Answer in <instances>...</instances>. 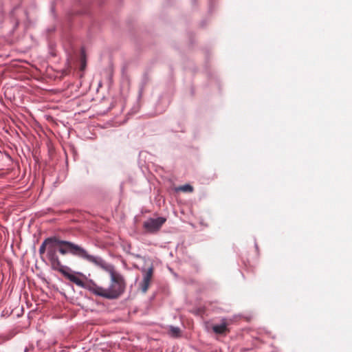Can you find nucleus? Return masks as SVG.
Wrapping results in <instances>:
<instances>
[{"mask_svg":"<svg viewBox=\"0 0 352 352\" xmlns=\"http://www.w3.org/2000/svg\"><path fill=\"white\" fill-rule=\"evenodd\" d=\"M178 190L184 192H192L194 190L193 187L190 184H185L178 188Z\"/></svg>","mask_w":352,"mask_h":352,"instance_id":"7","label":"nucleus"},{"mask_svg":"<svg viewBox=\"0 0 352 352\" xmlns=\"http://www.w3.org/2000/svg\"><path fill=\"white\" fill-rule=\"evenodd\" d=\"M168 333L172 337L178 338L180 336L181 330L179 327L170 326Z\"/></svg>","mask_w":352,"mask_h":352,"instance_id":"6","label":"nucleus"},{"mask_svg":"<svg viewBox=\"0 0 352 352\" xmlns=\"http://www.w3.org/2000/svg\"><path fill=\"white\" fill-rule=\"evenodd\" d=\"M40 255L45 254L51 267L62 273L70 281L76 285L87 289L91 292L94 281L89 280L84 282L78 276L66 272V267L63 265L58 255L71 254L74 256L83 258L92 263L90 258H98L89 254L87 251L82 247L68 241L60 239L57 236H52L45 239L41 245L38 250Z\"/></svg>","mask_w":352,"mask_h":352,"instance_id":"1","label":"nucleus"},{"mask_svg":"<svg viewBox=\"0 0 352 352\" xmlns=\"http://www.w3.org/2000/svg\"><path fill=\"white\" fill-rule=\"evenodd\" d=\"M228 320L226 318H222L220 324L212 326V330L216 334L226 335L230 332V329L228 327Z\"/></svg>","mask_w":352,"mask_h":352,"instance_id":"5","label":"nucleus"},{"mask_svg":"<svg viewBox=\"0 0 352 352\" xmlns=\"http://www.w3.org/2000/svg\"><path fill=\"white\" fill-rule=\"evenodd\" d=\"M143 279L140 283V289L143 293H146L149 287L153 275V267H151L147 270H143Z\"/></svg>","mask_w":352,"mask_h":352,"instance_id":"4","label":"nucleus"},{"mask_svg":"<svg viewBox=\"0 0 352 352\" xmlns=\"http://www.w3.org/2000/svg\"><path fill=\"white\" fill-rule=\"evenodd\" d=\"M165 222L166 219L164 217L151 218L144 222L143 226L148 232H155L161 228Z\"/></svg>","mask_w":352,"mask_h":352,"instance_id":"3","label":"nucleus"},{"mask_svg":"<svg viewBox=\"0 0 352 352\" xmlns=\"http://www.w3.org/2000/svg\"><path fill=\"white\" fill-rule=\"evenodd\" d=\"M85 67V57H82V65H81V69H84Z\"/></svg>","mask_w":352,"mask_h":352,"instance_id":"8","label":"nucleus"},{"mask_svg":"<svg viewBox=\"0 0 352 352\" xmlns=\"http://www.w3.org/2000/svg\"><path fill=\"white\" fill-rule=\"evenodd\" d=\"M90 258L92 263L106 271L110 275V283L108 287H100L94 282L91 292L96 296L108 300L119 298L125 292L126 286L123 276L117 272L112 265L106 263L102 258Z\"/></svg>","mask_w":352,"mask_h":352,"instance_id":"2","label":"nucleus"}]
</instances>
